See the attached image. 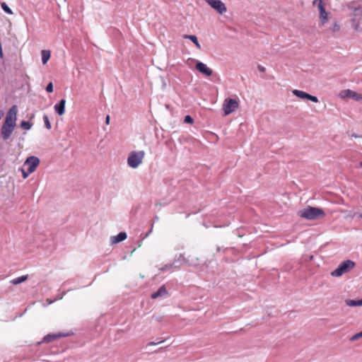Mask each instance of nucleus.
I'll return each instance as SVG.
<instances>
[{"instance_id":"a878e982","label":"nucleus","mask_w":362,"mask_h":362,"mask_svg":"<svg viewBox=\"0 0 362 362\" xmlns=\"http://www.w3.org/2000/svg\"><path fill=\"white\" fill-rule=\"evenodd\" d=\"M184 122L187 124H192L194 122V119L190 115H186L185 117Z\"/></svg>"},{"instance_id":"7c9ffc66","label":"nucleus","mask_w":362,"mask_h":362,"mask_svg":"<svg viewBox=\"0 0 362 362\" xmlns=\"http://www.w3.org/2000/svg\"><path fill=\"white\" fill-rule=\"evenodd\" d=\"M32 173H29V170L27 169L26 171H25L23 169H22V176L24 179L27 178L30 174Z\"/></svg>"},{"instance_id":"0eeeda50","label":"nucleus","mask_w":362,"mask_h":362,"mask_svg":"<svg viewBox=\"0 0 362 362\" xmlns=\"http://www.w3.org/2000/svg\"><path fill=\"white\" fill-rule=\"evenodd\" d=\"M68 335H69L68 334H65V333H62V332L48 334L45 335L40 341L37 342V344L39 345L42 343L49 344L57 339H59L62 337H67Z\"/></svg>"},{"instance_id":"c756f323","label":"nucleus","mask_w":362,"mask_h":362,"mask_svg":"<svg viewBox=\"0 0 362 362\" xmlns=\"http://www.w3.org/2000/svg\"><path fill=\"white\" fill-rule=\"evenodd\" d=\"M46 91L52 93L53 91V84L52 82L49 83L46 87Z\"/></svg>"},{"instance_id":"4c0bfd02","label":"nucleus","mask_w":362,"mask_h":362,"mask_svg":"<svg viewBox=\"0 0 362 362\" xmlns=\"http://www.w3.org/2000/svg\"><path fill=\"white\" fill-rule=\"evenodd\" d=\"M351 136H352V137H354V138H358V137H359V136H358L357 134H354V133L351 134Z\"/></svg>"},{"instance_id":"a211bd4d","label":"nucleus","mask_w":362,"mask_h":362,"mask_svg":"<svg viewBox=\"0 0 362 362\" xmlns=\"http://www.w3.org/2000/svg\"><path fill=\"white\" fill-rule=\"evenodd\" d=\"M185 39H189L199 49H201V45L199 44L198 39L196 35H185L183 37Z\"/></svg>"},{"instance_id":"f03ea898","label":"nucleus","mask_w":362,"mask_h":362,"mask_svg":"<svg viewBox=\"0 0 362 362\" xmlns=\"http://www.w3.org/2000/svg\"><path fill=\"white\" fill-rule=\"evenodd\" d=\"M325 216V211L322 209L317 207L308 206L300 211V216L308 220H314Z\"/></svg>"},{"instance_id":"e433bc0d","label":"nucleus","mask_w":362,"mask_h":362,"mask_svg":"<svg viewBox=\"0 0 362 362\" xmlns=\"http://www.w3.org/2000/svg\"><path fill=\"white\" fill-rule=\"evenodd\" d=\"M4 112L2 110H0V119L2 118V117L4 116Z\"/></svg>"},{"instance_id":"58836bf2","label":"nucleus","mask_w":362,"mask_h":362,"mask_svg":"<svg viewBox=\"0 0 362 362\" xmlns=\"http://www.w3.org/2000/svg\"><path fill=\"white\" fill-rule=\"evenodd\" d=\"M359 217L362 218V212L359 214Z\"/></svg>"},{"instance_id":"2f4dec72","label":"nucleus","mask_w":362,"mask_h":362,"mask_svg":"<svg viewBox=\"0 0 362 362\" xmlns=\"http://www.w3.org/2000/svg\"><path fill=\"white\" fill-rule=\"evenodd\" d=\"M165 341V339H162L159 341H157V342H155V341H151L149 342L147 346H155V345H157V344H161L163 343V341Z\"/></svg>"},{"instance_id":"9d476101","label":"nucleus","mask_w":362,"mask_h":362,"mask_svg":"<svg viewBox=\"0 0 362 362\" xmlns=\"http://www.w3.org/2000/svg\"><path fill=\"white\" fill-rule=\"evenodd\" d=\"M197 70H198L200 73L209 76L212 75V70L209 68L204 63L202 62H197L195 65Z\"/></svg>"},{"instance_id":"aec40b11","label":"nucleus","mask_w":362,"mask_h":362,"mask_svg":"<svg viewBox=\"0 0 362 362\" xmlns=\"http://www.w3.org/2000/svg\"><path fill=\"white\" fill-rule=\"evenodd\" d=\"M28 279V275H23L17 278H15L11 281V283L13 285L19 284L25 281Z\"/></svg>"},{"instance_id":"2eb2a0df","label":"nucleus","mask_w":362,"mask_h":362,"mask_svg":"<svg viewBox=\"0 0 362 362\" xmlns=\"http://www.w3.org/2000/svg\"><path fill=\"white\" fill-rule=\"evenodd\" d=\"M167 290L165 286H160L156 292L151 294V298L156 299L158 297L164 296L167 294Z\"/></svg>"},{"instance_id":"9b49d317","label":"nucleus","mask_w":362,"mask_h":362,"mask_svg":"<svg viewBox=\"0 0 362 362\" xmlns=\"http://www.w3.org/2000/svg\"><path fill=\"white\" fill-rule=\"evenodd\" d=\"M183 264H188L189 266L197 265L196 263L189 262V260L186 259L183 255H180L179 257L173 262L174 267L175 268L180 267Z\"/></svg>"},{"instance_id":"cd10ccee","label":"nucleus","mask_w":362,"mask_h":362,"mask_svg":"<svg viewBox=\"0 0 362 362\" xmlns=\"http://www.w3.org/2000/svg\"><path fill=\"white\" fill-rule=\"evenodd\" d=\"M308 100L313 102V103H318V98L315 96V95H308Z\"/></svg>"},{"instance_id":"bb28decb","label":"nucleus","mask_w":362,"mask_h":362,"mask_svg":"<svg viewBox=\"0 0 362 362\" xmlns=\"http://www.w3.org/2000/svg\"><path fill=\"white\" fill-rule=\"evenodd\" d=\"M173 267H174L173 262L172 264H165L164 267H161L160 269V271L164 272V271L170 269Z\"/></svg>"},{"instance_id":"f3484780","label":"nucleus","mask_w":362,"mask_h":362,"mask_svg":"<svg viewBox=\"0 0 362 362\" xmlns=\"http://www.w3.org/2000/svg\"><path fill=\"white\" fill-rule=\"evenodd\" d=\"M293 94L302 100H308L309 93L300 90H293Z\"/></svg>"},{"instance_id":"393cba45","label":"nucleus","mask_w":362,"mask_h":362,"mask_svg":"<svg viewBox=\"0 0 362 362\" xmlns=\"http://www.w3.org/2000/svg\"><path fill=\"white\" fill-rule=\"evenodd\" d=\"M362 337V331L358 332V333H356V334L353 335L351 338H350V341H356L357 339H358L359 338H361Z\"/></svg>"},{"instance_id":"4468645a","label":"nucleus","mask_w":362,"mask_h":362,"mask_svg":"<svg viewBox=\"0 0 362 362\" xmlns=\"http://www.w3.org/2000/svg\"><path fill=\"white\" fill-rule=\"evenodd\" d=\"M317 7L320 12V18L321 19L322 23H325L327 21V13L325 8L323 4H317Z\"/></svg>"},{"instance_id":"4be33fe9","label":"nucleus","mask_w":362,"mask_h":362,"mask_svg":"<svg viewBox=\"0 0 362 362\" xmlns=\"http://www.w3.org/2000/svg\"><path fill=\"white\" fill-rule=\"evenodd\" d=\"M1 7L5 13H6L8 14H13L12 10L9 8V6L5 2L1 3Z\"/></svg>"},{"instance_id":"6ab92c4d","label":"nucleus","mask_w":362,"mask_h":362,"mask_svg":"<svg viewBox=\"0 0 362 362\" xmlns=\"http://www.w3.org/2000/svg\"><path fill=\"white\" fill-rule=\"evenodd\" d=\"M50 55H51V53H50L49 50L44 49L42 51L41 57H42V62L43 64H45L48 62V60L50 58Z\"/></svg>"},{"instance_id":"72a5a7b5","label":"nucleus","mask_w":362,"mask_h":362,"mask_svg":"<svg viewBox=\"0 0 362 362\" xmlns=\"http://www.w3.org/2000/svg\"><path fill=\"white\" fill-rule=\"evenodd\" d=\"M257 69H258V70H259L260 72H264V71H265V70H266L265 67H264L263 66H262V65H260V64H259V65L257 66Z\"/></svg>"},{"instance_id":"f257e3e1","label":"nucleus","mask_w":362,"mask_h":362,"mask_svg":"<svg viewBox=\"0 0 362 362\" xmlns=\"http://www.w3.org/2000/svg\"><path fill=\"white\" fill-rule=\"evenodd\" d=\"M18 107L13 105L7 112L4 122L0 129L1 136L4 141L8 140L16 126Z\"/></svg>"},{"instance_id":"dca6fc26","label":"nucleus","mask_w":362,"mask_h":362,"mask_svg":"<svg viewBox=\"0 0 362 362\" xmlns=\"http://www.w3.org/2000/svg\"><path fill=\"white\" fill-rule=\"evenodd\" d=\"M345 303L350 307L362 306V298L359 300L346 299L345 300Z\"/></svg>"},{"instance_id":"5701e85b","label":"nucleus","mask_w":362,"mask_h":362,"mask_svg":"<svg viewBox=\"0 0 362 362\" xmlns=\"http://www.w3.org/2000/svg\"><path fill=\"white\" fill-rule=\"evenodd\" d=\"M42 118H43L45 128L47 129H50L52 128V125L49 120L48 116L47 115H44Z\"/></svg>"},{"instance_id":"20e7f679","label":"nucleus","mask_w":362,"mask_h":362,"mask_svg":"<svg viewBox=\"0 0 362 362\" xmlns=\"http://www.w3.org/2000/svg\"><path fill=\"white\" fill-rule=\"evenodd\" d=\"M144 156L145 153L144 151L130 153L127 158L128 165L132 168H136L142 163Z\"/></svg>"},{"instance_id":"7ed1b4c3","label":"nucleus","mask_w":362,"mask_h":362,"mask_svg":"<svg viewBox=\"0 0 362 362\" xmlns=\"http://www.w3.org/2000/svg\"><path fill=\"white\" fill-rule=\"evenodd\" d=\"M355 267V262L352 260L347 259L339 264L337 269L331 272V275L334 277H339L344 273L349 272Z\"/></svg>"},{"instance_id":"423d86ee","label":"nucleus","mask_w":362,"mask_h":362,"mask_svg":"<svg viewBox=\"0 0 362 362\" xmlns=\"http://www.w3.org/2000/svg\"><path fill=\"white\" fill-rule=\"evenodd\" d=\"M213 9L216 11L219 14H223L227 8L224 3L221 0H204Z\"/></svg>"},{"instance_id":"ea45409f","label":"nucleus","mask_w":362,"mask_h":362,"mask_svg":"<svg viewBox=\"0 0 362 362\" xmlns=\"http://www.w3.org/2000/svg\"><path fill=\"white\" fill-rule=\"evenodd\" d=\"M361 166L362 167V162L360 163Z\"/></svg>"},{"instance_id":"f704fd0d","label":"nucleus","mask_w":362,"mask_h":362,"mask_svg":"<svg viewBox=\"0 0 362 362\" xmlns=\"http://www.w3.org/2000/svg\"><path fill=\"white\" fill-rule=\"evenodd\" d=\"M317 4H323L322 3V0H314L313 2V5L317 4Z\"/></svg>"},{"instance_id":"39448f33","label":"nucleus","mask_w":362,"mask_h":362,"mask_svg":"<svg viewBox=\"0 0 362 362\" xmlns=\"http://www.w3.org/2000/svg\"><path fill=\"white\" fill-rule=\"evenodd\" d=\"M238 107V102L233 98L226 99L223 104V110L225 115L234 112Z\"/></svg>"},{"instance_id":"1a4fd4ad","label":"nucleus","mask_w":362,"mask_h":362,"mask_svg":"<svg viewBox=\"0 0 362 362\" xmlns=\"http://www.w3.org/2000/svg\"><path fill=\"white\" fill-rule=\"evenodd\" d=\"M340 96L341 98H350L357 101L362 100L361 94H358L356 92L349 89L341 91L340 93Z\"/></svg>"},{"instance_id":"f8f14e48","label":"nucleus","mask_w":362,"mask_h":362,"mask_svg":"<svg viewBox=\"0 0 362 362\" xmlns=\"http://www.w3.org/2000/svg\"><path fill=\"white\" fill-rule=\"evenodd\" d=\"M65 105H66V100L62 98V100H60V101L55 104L54 106V109L55 110V112L59 115H62L64 114L65 112Z\"/></svg>"},{"instance_id":"412c9836","label":"nucleus","mask_w":362,"mask_h":362,"mask_svg":"<svg viewBox=\"0 0 362 362\" xmlns=\"http://www.w3.org/2000/svg\"><path fill=\"white\" fill-rule=\"evenodd\" d=\"M21 127L25 130H30L33 127V123L28 121H22L20 124Z\"/></svg>"},{"instance_id":"6e6552de","label":"nucleus","mask_w":362,"mask_h":362,"mask_svg":"<svg viewBox=\"0 0 362 362\" xmlns=\"http://www.w3.org/2000/svg\"><path fill=\"white\" fill-rule=\"evenodd\" d=\"M40 163V159L34 156H29L27 158L24 163V165H28V169L29 170V173H33L37 165Z\"/></svg>"},{"instance_id":"c85d7f7f","label":"nucleus","mask_w":362,"mask_h":362,"mask_svg":"<svg viewBox=\"0 0 362 362\" xmlns=\"http://www.w3.org/2000/svg\"><path fill=\"white\" fill-rule=\"evenodd\" d=\"M332 30L333 32H337L340 29V26L339 24H337L336 22L333 24L332 27Z\"/></svg>"},{"instance_id":"ddd939ff","label":"nucleus","mask_w":362,"mask_h":362,"mask_svg":"<svg viewBox=\"0 0 362 362\" xmlns=\"http://www.w3.org/2000/svg\"><path fill=\"white\" fill-rule=\"evenodd\" d=\"M127 235L125 232H119L117 235L111 237V243L116 244L126 240Z\"/></svg>"},{"instance_id":"c9c22d12","label":"nucleus","mask_w":362,"mask_h":362,"mask_svg":"<svg viewBox=\"0 0 362 362\" xmlns=\"http://www.w3.org/2000/svg\"><path fill=\"white\" fill-rule=\"evenodd\" d=\"M110 116H109V115H107V116H106V118H105V123H106V124H109V123H110Z\"/></svg>"},{"instance_id":"b1692460","label":"nucleus","mask_w":362,"mask_h":362,"mask_svg":"<svg viewBox=\"0 0 362 362\" xmlns=\"http://www.w3.org/2000/svg\"><path fill=\"white\" fill-rule=\"evenodd\" d=\"M351 22H352V28L356 31V32H361V28L360 26V24L359 23H357L356 21V19L355 18H353L351 20Z\"/></svg>"},{"instance_id":"473e14b6","label":"nucleus","mask_w":362,"mask_h":362,"mask_svg":"<svg viewBox=\"0 0 362 362\" xmlns=\"http://www.w3.org/2000/svg\"><path fill=\"white\" fill-rule=\"evenodd\" d=\"M65 295V292H62L61 294H59L57 296V298L56 299H54V300H50L49 301V304H51L54 301H55L57 299H62L63 298V296Z\"/></svg>"}]
</instances>
